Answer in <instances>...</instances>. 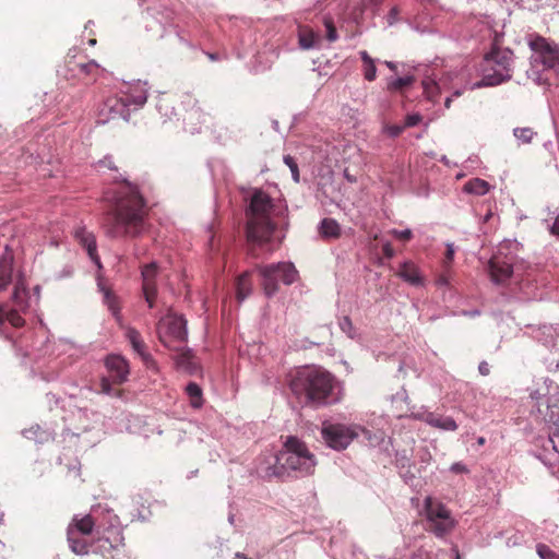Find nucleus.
I'll return each instance as SVG.
<instances>
[{
	"mask_svg": "<svg viewBox=\"0 0 559 559\" xmlns=\"http://www.w3.org/2000/svg\"><path fill=\"white\" fill-rule=\"evenodd\" d=\"M67 538L75 555H87L95 544L94 551L103 557L111 555L112 550L123 545L124 539L119 518L108 509L102 510L97 516H73L67 528Z\"/></svg>",
	"mask_w": 559,
	"mask_h": 559,
	"instance_id": "f257e3e1",
	"label": "nucleus"
},
{
	"mask_svg": "<svg viewBox=\"0 0 559 559\" xmlns=\"http://www.w3.org/2000/svg\"><path fill=\"white\" fill-rule=\"evenodd\" d=\"M148 216L146 201L136 186H120L114 195L111 207L105 213L103 228L114 239H133L145 230Z\"/></svg>",
	"mask_w": 559,
	"mask_h": 559,
	"instance_id": "f03ea898",
	"label": "nucleus"
},
{
	"mask_svg": "<svg viewBox=\"0 0 559 559\" xmlns=\"http://www.w3.org/2000/svg\"><path fill=\"white\" fill-rule=\"evenodd\" d=\"M334 386V377L320 367L299 368L289 381V388L297 397H305L307 404L322 406L328 403Z\"/></svg>",
	"mask_w": 559,
	"mask_h": 559,
	"instance_id": "7ed1b4c3",
	"label": "nucleus"
},
{
	"mask_svg": "<svg viewBox=\"0 0 559 559\" xmlns=\"http://www.w3.org/2000/svg\"><path fill=\"white\" fill-rule=\"evenodd\" d=\"M274 203L271 197L255 190L250 199L247 215V239L252 246H262L270 242L276 225L271 219Z\"/></svg>",
	"mask_w": 559,
	"mask_h": 559,
	"instance_id": "20e7f679",
	"label": "nucleus"
},
{
	"mask_svg": "<svg viewBox=\"0 0 559 559\" xmlns=\"http://www.w3.org/2000/svg\"><path fill=\"white\" fill-rule=\"evenodd\" d=\"M314 466V455L306 443L297 437H288L284 449L275 456V464L269 467L267 475L283 478L290 471L308 475L313 472Z\"/></svg>",
	"mask_w": 559,
	"mask_h": 559,
	"instance_id": "39448f33",
	"label": "nucleus"
},
{
	"mask_svg": "<svg viewBox=\"0 0 559 559\" xmlns=\"http://www.w3.org/2000/svg\"><path fill=\"white\" fill-rule=\"evenodd\" d=\"M512 56L509 49L493 47L484 58L481 85L496 86L510 80Z\"/></svg>",
	"mask_w": 559,
	"mask_h": 559,
	"instance_id": "423d86ee",
	"label": "nucleus"
},
{
	"mask_svg": "<svg viewBox=\"0 0 559 559\" xmlns=\"http://www.w3.org/2000/svg\"><path fill=\"white\" fill-rule=\"evenodd\" d=\"M424 512L427 522L426 530L433 533L437 537L442 538L447 536L456 525L451 511L442 502L431 497H426Z\"/></svg>",
	"mask_w": 559,
	"mask_h": 559,
	"instance_id": "0eeeda50",
	"label": "nucleus"
},
{
	"mask_svg": "<svg viewBox=\"0 0 559 559\" xmlns=\"http://www.w3.org/2000/svg\"><path fill=\"white\" fill-rule=\"evenodd\" d=\"M100 71L99 64L94 61H85L78 56L76 49H70L64 59L63 76L68 81H81L84 84H93L97 81Z\"/></svg>",
	"mask_w": 559,
	"mask_h": 559,
	"instance_id": "6e6552de",
	"label": "nucleus"
},
{
	"mask_svg": "<svg viewBox=\"0 0 559 559\" xmlns=\"http://www.w3.org/2000/svg\"><path fill=\"white\" fill-rule=\"evenodd\" d=\"M360 435L370 438V431L360 426L324 423L321 429L326 445L337 451L346 449Z\"/></svg>",
	"mask_w": 559,
	"mask_h": 559,
	"instance_id": "1a4fd4ad",
	"label": "nucleus"
},
{
	"mask_svg": "<svg viewBox=\"0 0 559 559\" xmlns=\"http://www.w3.org/2000/svg\"><path fill=\"white\" fill-rule=\"evenodd\" d=\"M257 269L263 277L262 286L267 296H272L278 290L280 281L285 285H290L298 277L296 267L289 262H281L264 266L259 265Z\"/></svg>",
	"mask_w": 559,
	"mask_h": 559,
	"instance_id": "9d476101",
	"label": "nucleus"
},
{
	"mask_svg": "<svg viewBox=\"0 0 559 559\" xmlns=\"http://www.w3.org/2000/svg\"><path fill=\"white\" fill-rule=\"evenodd\" d=\"M528 46L533 50L531 57L533 63H542L545 69L559 68V47L557 45L536 35L528 40Z\"/></svg>",
	"mask_w": 559,
	"mask_h": 559,
	"instance_id": "9b49d317",
	"label": "nucleus"
},
{
	"mask_svg": "<svg viewBox=\"0 0 559 559\" xmlns=\"http://www.w3.org/2000/svg\"><path fill=\"white\" fill-rule=\"evenodd\" d=\"M187 338L186 321L181 317L168 316L159 325L160 342L173 349L178 350L179 347L173 346L171 342L177 341L183 343Z\"/></svg>",
	"mask_w": 559,
	"mask_h": 559,
	"instance_id": "f8f14e48",
	"label": "nucleus"
},
{
	"mask_svg": "<svg viewBox=\"0 0 559 559\" xmlns=\"http://www.w3.org/2000/svg\"><path fill=\"white\" fill-rule=\"evenodd\" d=\"M131 100L129 97H121V95H114L106 98L99 109V118L103 122L110 120L130 119Z\"/></svg>",
	"mask_w": 559,
	"mask_h": 559,
	"instance_id": "ddd939ff",
	"label": "nucleus"
},
{
	"mask_svg": "<svg viewBox=\"0 0 559 559\" xmlns=\"http://www.w3.org/2000/svg\"><path fill=\"white\" fill-rule=\"evenodd\" d=\"M105 366L108 370V378L115 384H122L128 380L130 374V367L128 360L120 355H108L105 359Z\"/></svg>",
	"mask_w": 559,
	"mask_h": 559,
	"instance_id": "4468645a",
	"label": "nucleus"
},
{
	"mask_svg": "<svg viewBox=\"0 0 559 559\" xmlns=\"http://www.w3.org/2000/svg\"><path fill=\"white\" fill-rule=\"evenodd\" d=\"M158 267L156 263L146 264L142 269V280H143V293L146 302L150 308L154 307V301L157 295L156 287V276H157Z\"/></svg>",
	"mask_w": 559,
	"mask_h": 559,
	"instance_id": "2eb2a0df",
	"label": "nucleus"
},
{
	"mask_svg": "<svg viewBox=\"0 0 559 559\" xmlns=\"http://www.w3.org/2000/svg\"><path fill=\"white\" fill-rule=\"evenodd\" d=\"M126 336L130 342L133 350L139 354L146 368L157 370V362L152 355L146 350V344L144 343L141 334L133 328H128Z\"/></svg>",
	"mask_w": 559,
	"mask_h": 559,
	"instance_id": "dca6fc26",
	"label": "nucleus"
},
{
	"mask_svg": "<svg viewBox=\"0 0 559 559\" xmlns=\"http://www.w3.org/2000/svg\"><path fill=\"white\" fill-rule=\"evenodd\" d=\"M489 273L492 282L506 283L513 273L512 265L499 257H492L489 261Z\"/></svg>",
	"mask_w": 559,
	"mask_h": 559,
	"instance_id": "f3484780",
	"label": "nucleus"
},
{
	"mask_svg": "<svg viewBox=\"0 0 559 559\" xmlns=\"http://www.w3.org/2000/svg\"><path fill=\"white\" fill-rule=\"evenodd\" d=\"M74 237L78 242L86 250L91 260L100 266V260L97 254L96 238L94 234L86 230L84 227H79L74 231Z\"/></svg>",
	"mask_w": 559,
	"mask_h": 559,
	"instance_id": "a211bd4d",
	"label": "nucleus"
},
{
	"mask_svg": "<svg viewBox=\"0 0 559 559\" xmlns=\"http://www.w3.org/2000/svg\"><path fill=\"white\" fill-rule=\"evenodd\" d=\"M415 417L441 430L454 431L457 429L455 420L449 416H440L435 413H427L421 415H415Z\"/></svg>",
	"mask_w": 559,
	"mask_h": 559,
	"instance_id": "6ab92c4d",
	"label": "nucleus"
},
{
	"mask_svg": "<svg viewBox=\"0 0 559 559\" xmlns=\"http://www.w3.org/2000/svg\"><path fill=\"white\" fill-rule=\"evenodd\" d=\"M13 254L5 249V252L0 258V292L4 290L13 278Z\"/></svg>",
	"mask_w": 559,
	"mask_h": 559,
	"instance_id": "aec40b11",
	"label": "nucleus"
},
{
	"mask_svg": "<svg viewBox=\"0 0 559 559\" xmlns=\"http://www.w3.org/2000/svg\"><path fill=\"white\" fill-rule=\"evenodd\" d=\"M396 275L413 286H421L424 284V277L420 274L419 269L412 261L404 262L400 266Z\"/></svg>",
	"mask_w": 559,
	"mask_h": 559,
	"instance_id": "412c9836",
	"label": "nucleus"
},
{
	"mask_svg": "<svg viewBox=\"0 0 559 559\" xmlns=\"http://www.w3.org/2000/svg\"><path fill=\"white\" fill-rule=\"evenodd\" d=\"M252 292L251 272L246 271L236 281V298L243 301Z\"/></svg>",
	"mask_w": 559,
	"mask_h": 559,
	"instance_id": "4be33fe9",
	"label": "nucleus"
},
{
	"mask_svg": "<svg viewBox=\"0 0 559 559\" xmlns=\"http://www.w3.org/2000/svg\"><path fill=\"white\" fill-rule=\"evenodd\" d=\"M320 236L328 239H337L341 237V226L334 218H323L319 226Z\"/></svg>",
	"mask_w": 559,
	"mask_h": 559,
	"instance_id": "5701e85b",
	"label": "nucleus"
},
{
	"mask_svg": "<svg viewBox=\"0 0 559 559\" xmlns=\"http://www.w3.org/2000/svg\"><path fill=\"white\" fill-rule=\"evenodd\" d=\"M489 188L490 186L486 180L474 178L464 185L463 190L467 193L484 195L489 191Z\"/></svg>",
	"mask_w": 559,
	"mask_h": 559,
	"instance_id": "b1692460",
	"label": "nucleus"
},
{
	"mask_svg": "<svg viewBox=\"0 0 559 559\" xmlns=\"http://www.w3.org/2000/svg\"><path fill=\"white\" fill-rule=\"evenodd\" d=\"M121 97H129L131 105L135 108L143 106L147 99L146 91L139 85L130 87L128 92L121 94Z\"/></svg>",
	"mask_w": 559,
	"mask_h": 559,
	"instance_id": "393cba45",
	"label": "nucleus"
},
{
	"mask_svg": "<svg viewBox=\"0 0 559 559\" xmlns=\"http://www.w3.org/2000/svg\"><path fill=\"white\" fill-rule=\"evenodd\" d=\"M359 55L364 63V78L369 82L374 81L377 76V68L373 59L365 50L360 51Z\"/></svg>",
	"mask_w": 559,
	"mask_h": 559,
	"instance_id": "a878e982",
	"label": "nucleus"
},
{
	"mask_svg": "<svg viewBox=\"0 0 559 559\" xmlns=\"http://www.w3.org/2000/svg\"><path fill=\"white\" fill-rule=\"evenodd\" d=\"M186 392H187L188 396L190 397V404L192 407L199 408L202 406V403H203L202 390L197 383L190 382L186 386Z\"/></svg>",
	"mask_w": 559,
	"mask_h": 559,
	"instance_id": "bb28decb",
	"label": "nucleus"
},
{
	"mask_svg": "<svg viewBox=\"0 0 559 559\" xmlns=\"http://www.w3.org/2000/svg\"><path fill=\"white\" fill-rule=\"evenodd\" d=\"M104 302L117 320L120 319V306L117 296L110 289H104Z\"/></svg>",
	"mask_w": 559,
	"mask_h": 559,
	"instance_id": "cd10ccee",
	"label": "nucleus"
},
{
	"mask_svg": "<svg viewBox=\"0 0 559 559\" xmlns=\"http://www.w3.org/2000/svg\"><path fill=\"white\" fill-rule=\"evenodd\" d=\"M114 385L116 384L110 378L102 377L99 381L100 392L112 397H121L123 391L115 388Z\"/></svg>",
	"mask_w": 559,
	"mask_h": 559,
	"instance_id": "c85d7f7f",
	"label": "nucleus"
},
{
	"mask_svg": "<svg viewBox=\"0 0 559 559\" xmlns=\"http://www.w3.org/2000/svg\"><path fill=\"white\" fill-rule=\"evenodd\" d=\"M25 296H26V286H25L23 280L19 278L14 285L13 300L20 309H23L25 307V305H24Z\"/></svg>",
	"mask_w": 559,
	"mask_h": 559,
	"instance_id": "c756f323",
	"label": "nucleus"
},
{
	"mask_svg": "<svg viewBox=\"0 0 559 559\" xmlns=\"http://www.w3.org/2000/svg\"><path fill=\"white\" fill-rule=\"evenodd\" d=\"M535 134L536 132L528 127L515 128L513 130V135L523 144L531 143Z\"/></svg>",
	"mask_w": 559,
	"mask_h": 559,
	"instance_id": "7c9ffc66",
	"label": "nucleus"
},
{
	"mask_svg": "<svg viewBox=\"0 0 559 559\" xmlns=\"http://www.w3.org/2000/svg\"><path fill=\"white\" fill-rule=\"evenodd\" d=\"M317 36L312 31L302 32L299 35V44L304 49H310L314 47Z\"/></svg>",
	"mask_w": 559,
	"mask_h": 559,
	"instance_id": "2f4dec72",
	"label": "nucleus"
},
{
	"mask_svg": "<svg viewBox=\"0 0 559 559\" xmlns=\"http://www.w3.org/2000/svg\"><path fill=\"white\" fill-rule=\"evenodd\" d=\"M424 93L428 99L435 100L436 95L439 93V86L433 80L423 81Z\"/></svg>",
	"mask_w": 559,
	"mask_h": 559,
	"instance_id": "473e14b6",
	"label": "nucleus"
},
{
	"mask_svg": "<svg viewBox=\"0 0 559 559\" xmlns=\"http://www.w3.org/2000/svg\"><path fill=\"white\" fill-rule=\"evenodd\" d=\"M414 82V76L399 78L389 84L390 91H401L406 86H409Z\"/></svg>",
	"mask_w": 559,
	"mask_h": 559,
	"instance_id": "72a5a7b5",
	"label": "nucleus"
},
{
	"mask_svg": "<svg viewBox=\"0 0 559 559\" xmlns=\"http://www.w3.org/2000/svg\"><path fill=\"white\" fill-rule=\"evenodd\" d=\"M7 321H9L14 328L23 326L25 323L16 309H7Z\"/></svg>",
	"mask_w": 559,
	"mask_h": 559,
	"instance_id": "f704fd0d",
	"label": "nucleus"
},
{
	"mask_svg": "<svg viewBox=\"0 0 559 559\" xmlns=\"http://www.w3.org/2000/svg\"><path fill=\"white\" fill-rule=\"evenodd\" d=\"M536 552L542 559H559V555L545 544H537Z\"/></svg>",
	"mask_w": 559,
	"mask_h": 559,
	"instance_id": "c9c22d12",
	"label": "nucleus"
},
{
	"mask_svg": "<svg viewBox=\"0 0 559 559\" xmlns=\"http://www.w3.org/2000/svg\"><path fill=\"white\" fill-rule=\"evenodd\" d=\"M324 26L326 28V38L329 41H335L337 39V31L334 26L331 17H324Z\"/></svg>",
	"mask_w": 559,
	"mask_h": 559,
	"instance_id": "e433bc0d",
	"label": "nucleus"
},
{
	"mask_svg": "<svg viewBox=\"0 0 559 559\" xmlns=\"http://www.w3.org/2000/svg\"><path fill=\"white\" fill-rule=\"evenodd\" d=\"M284 163L289 167L294 181L299 182V169L294 157H292L290 155L284 156Z\"/></svg>",
	"mask_w": 559,
	"mask_h": 559,
	"instance_id": "4c0bfd02",
	"label": "nucleus"
},
{
	"mask_svg": "<svg viewBox=\"0 0 559 559\" xmlns=\"http://www.w3.org/2000/svg\"><path fill=\"white\" fill-rule=\"evenodd\" d=\"M341 330L346 333L350 338L355 336V328L349 317H343L340 321Z\"/></svg>",
	"mask_w": 559,
	"mask_h": 559,
	"instance_id": "58836bf2",
	"label": "nucleus"
},
{
	"mask_svg": "<svg viewBox=\"0 0 559 559\" xmlns=\"http://www.w3.org/2000/svg\"><path fill=\"white\" fill-rule=\"evenodd\" d=\"M452 276L451 267H443V272L437 277L436 284L438 286H448Z\"/></svg>",
	"mask_w": 559,
	"mask_h": 559,
	"instance_id": "ea45409f",
	"label": "nucleus"
},
{
	"mask_svg": "<svg viewBox=\"0 0 559 559\" xmlns=\"http://www.w3.org/2000/svg\"><path fill=\"white\" fill-rule=\"evenodd\" d=\"M390 234L393 235L395 238L404 240V241H408L413 237L411 229H404V230L392 229L390 231Z\"/></svg>",
	"mask_w": 559,
	"mask_h": 559,
	"instance_id": "a19ab883",
	"label": "nucleus"
},
{
	"mask_svg": "<svg viewBox=\"0 0 559 559\" xmlns=\"http://www.w3.org/2000/svg\"><path fill=\"white\" fill-rule=\"evenodd\" d=\"M453 259H454V248H453V245H448L447 246V251H445V257H444V260H443V267H447V269L451 267Z\"/></svg>",
	"mask_w": 559,
	"mask_h": 559,
	"instance_id": "79ce46f5",
	"label": "nucleus"
},
{
	"mask_svg": "<svg viewBox=\"0 0 559 559\" xmlns=\"http://www.w3.org/2000/svg\"><path fill=\"white\" fill-rule=\"evenodd\" d=\"M421 121V116L419 114L407 115L405 118V128H411L417 126Z\"/></svg>",
	"mask_w": 559,
	"mask_h": 559,
	"instance_id": "37998d69",
	"label": "nucleus"
},
{
	"mask_svg": "<svg viewBox=\"0 0 559 559\" xmlns=\"http://www.w3.org/2000/svg\"><path fill=\"white\" fill-rule=\"evenodd\" d=\"M404 129H405L404 126L393 124V126L386 127V132L389 133V135L395 138V136H399L403 132Z\"/></svg>",
	"mask_w": 559,
	"mask_h": 559,
	"instance_id": "c03bdc74",
	"label": "nucleus"
},
{
	"mask_svg": "<svg viewBox=\"0 0 559 559\" xmlns=\"http://www.w3.org/2000/svg\"><path fill=\"white\" fill-rule=\"evenodd\" d=\"M382 251L385 258L392 259L395 254L394 249L390 242H385L382 246Z\"/></svg>",
	"mask_w": 559,
	"mask_h": 559,
	"instance_id": "a18cd8bd",
	"label": "nucleus"
},
{
	"mask_svg": "<svg viewBox=\"0 0 559 559\" xmlns=\"http://www.w3.org/2000/svg\"><path fill=\"white\" fill-rule=\"evenodd\" d=\"M412 559H431L430 558V554L423 549V548H419L412 557Z\"/></svg>",
	"mask_w": 559,
	"mask_h": 559,
	"instance_id": "49530a36",
	"label": "nucleus"
},
{
	"mask_svg": "<svg viewBox=\"0 0 559 559\" xmlns=\"http://www.w3.org/2000/svg\"><path fill=\"white\" fill-rule=\"evenodd\" d=\"M190 358H191L190 352L186 350L181 355L178 356L177 364L178 365L188 364Z\"/></svg>",
	"mask_w": 559,
	"mask_h": 559,
	"instance_id": "de8ad7c7",
	"label": "nucleus"
},
{
	"mask_svg": "<svg viewBox=\"0 0 559 559\" xmlns=\"http://www.w3.org/2000/svg\"><path fill=\"white\" fill-rule=\"evenodd\" d=\"M478 370L483 376H488L490 373V367L487 361H481L478 366Z\"/></svg>",
	"mask_w": 559,
	"mask_h": 559,
	"instance_id": "09e8293b",
	"label": "nucleus"
},
{
	"mask_svg": "<svg viewBox=\"0 0 559 559\" xmlns=\"http://www.w3.org/2000/svg\"><path fill=\"white\" fill-rule=\"evenodd\" d=\"M555 428L551 432L550 441L555 442V439L559 440V418L554 423Z\"/></svg>",
	"mask_w": 559,
	"mask_h": 559,
	"instance_id": "8fccbe9b",
	"label": "nucleus"
},
{
	"mask_svg": "<svg viewBox=\"0 0 559 559\" xmlns=\"http://www.w3.org/2000/svg\"><path fill=\"white\" fill-rule=\"evenodd\" d=\"M451 471L455 472V473H466L467 472V468L465 467V465L461 464V463H454L452 466H451Z\"/></svg>",
	"mask_w": 559,
	"mask_h": 559,
	"instance_id": "3c124183",
	"label": "nucleus"
},
{
	"mask_svg": "<svg viewBox=\"0 0 559 559\" xmlns=\"http://www.w3.org/2000/svg\"><path fill=\"white\" fill-rule=\"evenodd\" d=\"M551 231H552V234H555V235H558V236H559V215L556 217V219H555V222H554V225H552Z\"/></svg>",
	"mask_w": 559,
	"mask_h": 559,
	"instance_id": "603ef678",
	"label": "nucleus"
},
{
	"mask_svg": "<svg viewBox=\"0 0 559 559\" xmlns=\"http://www.w3.org/2000/svg\"><path fill=\"white\" fill-rule=\"evenodd\" d=\"M7 321V308L0 307V324Z\"/></svg>",
	"mask_w": 559,
	"mask_h": 559,
	"instance_id": "864d4df0",
	"label": "nucleus"
},
{
	"mask_svg": "<svg viewBox=\"0 0 559 559\" xmlns=\"http://www.w3.org/2000/svg\"><path fill=\"white\" fill-rule=\"evenodd\" d=\"M99 164L104 167L112 168L111 160L109 158L100 160Z\"/></svg>",
	"mask_w": 559,
	"mask_h": 559,
	"instance_id": "5fc2aeb1",
	"label": "nucleus"
},
{
	"mask_svg": "<svg viewBox=\"0 0 559 559\" xmlns=\"http://www.w3.org/2000/svg\"><path fill=\"white\" fill-rule=\"evenodd\" d=\"M206 55L211 61H217L219 59L217 53L207 52Z\"/></svg>",
	"mask_w": 559,
	"mask_h": 559,
	"instance_id": "6e6d98bb",
	"label": "nucleus"
},
{
	"mask_svg": "<svg viewBox=\"0 0 559 559\" xmlns=\"http://www.w3.org/2000/svg\"><path fill=\"white\" fill-rule=\"evenodd\" d=\"M384 64L392 71L396 70V64L392 61H385Z\"/></svg>",
	"mask_w": 559,
	"mask_h": 559,
	"instance_id": "4d7b16f0",
	"label": "nucleus"
},
{
	"mask_svg": "<svg viewBox=\"0 0 559 559\" xmlns=\"http://www.w3.org/2000/svg\"><path fill=\"white\" fill-rule=\"evenodd\" d=\"M345 177H346V178H347V180H348V181H350V182H355V181H356V179H355L354 177H352L350 175H348V173H347V171H345Z\"/></svg>",
	"mask_w": 559,
	"mask_h": 559,
	"instance_id": "13d9d810",
	"label": "nucleus"
},
{
	"mask_svg": "<svg viewBox=\"0 0 559 559\" xmlns=\"http://www.w3.org/2000/svg\"><path fill=\"white\" fill-rule=\"evenodd\" d=\"M235 557H236L237 559H248V558L246 557V555H243V554H241V552H237V554L235 555Z\"/></svg>",
	"mask_w": 559,
	"mask_h": 559,
	"instance_id": "bf43d9fd",
	"label": "nucleus"
},
{
	"mask_svg": "<svg viewBox=\"0 0 559 559\" xmlns=\"http://www.w3.org/2000/svg\"><path fill=\"white\" fill-rule=\"evenodd\" d=\"M451 102H452V98H451V97H448V98L445 99V102H444V106H445L447 108H450Z\"/></svg>",
	"mask_w": 559,
	"mask_h": 559,
	"instance_id": "052dcab7",
	"label": "nucleus"
},
{
	"mask_svg": "<svg viewBox=\"0 0 559 559\" xmlns=\"http://www.w3.org/2000/svg\"><path fill=\"white\" fill-rule=\"evenodd\" d=\"M477 442H478V444H479V445H484V444H485V442H486V440H485V438H484V437H479V438H478V440H477Z\"/></svg>",
	"mask_w": 559,
	"mask_h": 559,
	"instance_id": "680f3d73",
	"label": "nucleus"
},
{
	"mask_svg": "<svg viewBox=\"0 0 559 559\" xmlns=\"http://www.w3.org/2000/svg\"><path fill=\"white\" fill-rule=\"evenodd\" d=\"M391 13H392V15H395V13H396V9H395V8H393V9L391 10Z\"/></svg>",
	"mask_w": 559,
	"mask_h": 559,
	"instance_id": "e2e57ef3",
	"label": "nucleus"
},
{
	"mask_svg": "<svg viewBox=\"0 0 559 559\" xmlns=\"http://www.w3.org/2000/svg\"><path fill=\"white\" fill-rule=\"evenodd\" d=\"M391 13H392V15H395V13H396V9H395V8H393V9L391 10Z\"/></svg>",
	"mask_w": 559,
	"mask_h": 559,
	"instance_id": "0e129e2a",
	"label": "nucleus"
},
{
	"mask_svg": "<svg viewBox=\"0 0 559 559\" xmlns=\"http://www.w3.org/2000/svg\"><path fill=\"white\" fill-rule=\"evenodd\" d=\"M250 251H251V254H252L253 257H255V255H257V254H255V252H254V248H252Z\"/></svg>",
	"mask_w": 559,
	"mask_h": 559,
	"instance_id": "69168bd1",
	"label": "nucleus"
},
{
	"mask_svg": "<svg viewBox=\"0 0 559 559\" xmlns=\"http://www.w3.org/2000/svg\"><path fill=\"white\" fill-rule=\"evenodd\" d=\"M454 95H455V96H460V95H461V92H460V91H456V92L454 93Z\"/></svg>",
	"mask_w": 559,
	"mask_h": 559,
	"instance_id": "338daca9",
	"label": "nucleus"
},
{
	"mask_svg": "<svg viewBox=\"0 0 559 559\" xmlns=\"http://www.w3.org/2000/svg\"><path fill=\"white\" fill-rule=\"evenodd\" d=\"M455 554H456V559H459L460 558V554H459L457 549H455Z\"/></svg>",
	"mask_w": 559,
	"mask_h": 559,
	"instance_id": "774afa93",
	"label": "nucleus"
}]
</instances>
